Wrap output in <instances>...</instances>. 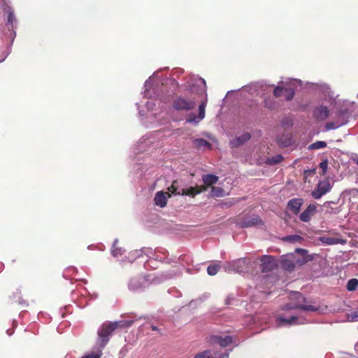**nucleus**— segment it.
Masks as SVG:
<instances>
[{"label":"nucleus","instance_id":"7ed1b4c3","mask_svg":"<svg viewBox=\"0 0 358 358\" xmlns=\"http://www.w3.org/2000/svg\"><path fill=\"white\" fill-rule=\"evenodd\" d=\"M295 251L302 256V259H296L293 254H289L282 257L280 263L284 269L291 271L294 268L296 264L301 265L310 259L307 256L308 251L306 250L296 248Z\"/></svg>","mask_w":358,"mask_h":358},{"label":"nucleus","instance_id":"ea45409f","mask_svg":"<svg viewBox=\"0 0 358 358\" xmlns=\"http://www.w3.org/2000/svg\"><path fill=\"white\" fill-rule=\"evenodd\" d=\"M282 157L280 155H278V156H276L275 158H273L271 159V161L273 164H278V163L282 161Z\"/></svg>","mask_w":358,"mask_h":358},{"label":"nucleus","instance_id":"c756f323","mask_svg":"<svg viewBox=\"0 0 358 358\" xmlns=\"http://www.w3.org/2000/svg\"><path fill=\"white\" fill-rule=\"evenodd\" d=\"M326 146H327L326 142L320 141H317V142L310 145L308 148L310 150H318V149L324 148Z\"/></svg>","mask_w":358,"mask_h":358},{"label":"nucleus","instance_id":"a211bd4d","mask_svg":"<svg viewBox=\"0 0 358 358\" xmlns=\"http://www.w3.org/2000/svg\"><path fill=\"white\" fill-rule=\"evenodd\" d=\"M302 204L303 200L301 199H293L288 202L287 206L294 214H298Z\"/></svg>","mask_w":358,"mask_h":358},{"label":"nucleus","instance_id":"f8f14e48","mask_svg":"<svg viewBox=\"0 0 358 358\" xmlns=\"http://www.w3.org/2000/svg\"><path fill=\"white\" fill-rule=\"evenodd\" d=\"M262 262V270L263 272H268L273 270L276 266L277 264L275 259L271 256H264L261 259Z\"/></svg>","mask_w":358,"mask_h":358},{"label":"nucleus","instance_id":"58836bf2","mask_svg":"<svg viewBox=\"0 0 358 358\" xmlns=\"http://www.w3.org/2000/svg\"><path fill=\"white\" fill-rule=\"evenodd\" d=\"M151 81V78H150L148 80H147L145 83V92H144V96H148V88L150 87V83Z\"/></svg>","mask_w":358,"mask_h":358},{"label":"nucleus","instance_id":"f704fd0d","mask_svg":"<svg viewBox=\"0 0 358 358\" xmlns=\"http://www.w3.org/2000/svg\"><path fill=\"white\" fill-rule=\"evenodd\" d=\"M347 318L350 322L358 321V310L348 314Z\"/></svg>","mask_w":358,"mask_h":358},{"label":"nucleus","instance_id":"7c9ffc66","mask_svg":"<svg viewBox=\"0 0 358 358\" xmlns=\"http://www.w3.org/2000/svg\"><path fill=\"white\" fill-rule=\"evenodd\" d=\"M220 266L217 264H212L208 266L207 272L210 275H215L218 272Z\"/></svg>","mask_w":358,"mask_h":358},{"label":"nucleus","instance_id":"423d86ee","mask_svg":"<svg viewBox=\"0 0 358 358\" xmlns=\"http://www.w3.org/2000/svg\"><path fill=\"white\" fill-rule=\"evenodd\" d=\"M195 101L182 96L177 97L173 103V107L177 110H190L195 107Z\"/></svg>","mask_w":358,"mask_h":358},{"label":"nucleus","instance_id":"9b49d317","mask_svg":"<svg viewBox=\"0 0 358 358\" xmlns=\"http://www.w3.org/2000/svg\"><path fill=\"white\" fill-rule=\"evenodd\" d=\"M148 280L145 277L138 276L132 278L129 282V289L132 291H138L145 287Z\"/></svg>","mask_w":358,"mask_h":358},{"label":"nucleus","instance_id":"a18cd8bd","mask_svg":"<svg viewBox=\"0 0 358 358\" xmlns=\"http://www.w3.org/2000/svg\"><path fill=\"white\" fill-rule=\"evenodd\" d=\"M139 113H140L141 115H144L143 113H142V110H139Z\"/></svg>","mask_w":358,"mask_h":358},{"label":"nucleus","instance_id":"412c9836","mask_svg":"<svg viewBox=\"0 0 358 358\" xmlns=\"http://www.w3.org/2000/svg\"><path fill=\"white\" fill-rule=\"evenodd\" d=\"M250 138V135L249 133H245L241 136L236 137L234 140L230 142V144L232 147H238L242 145L243 143L246 142Z\"/></svg>","mask_w":358,"mask_h":358},{"label":"nucleus","instance_id":"39448f33","mask_svg":"<svg viewBox=\"0 0 358 358\" xmlns=\"http://www.w3.org/2000/svg\"><path fill=\"white\" fill-rule=\"evenodd\" d=\"M198 84L203 85L202 92L204 94V99L199 106V116L196 117L194 114H191L187 119V122L189 123H198L205 117V108L207 104L208 98L206 90V81L203 78H199L197 80Z\"/></svg>","mask_w":358,"mask_h":358},{"label":"nucleus","instance_id":"473e14b6","mask_svg":"<svg viewBox=\"0 0 358 358\" xmlns=\"http://www.w3.org/2000/svg\"><path fill=\"white\" fill-rule=\"evenodd\" d=\"M194 145L197 148H210V143L207 141L202 139V138L196 139L194 141Z\"/></svg>","mask_w":358,"mask_h":358},{"label":"nucleus","instance_id":"de8ad7c7","mask_svg":"<svg viewBox=\"0 0 358 358\" xmlns=\"http://www.w3.org/2000/svg\"><path fill=\"white\" fill-rule=\"evenodd\" d=\"M194 358H196V356H195Z\"/></svg>","mask_w":358,"mask_h":358},{"label":"nucleus","instance_id":"72a5a7b5","mask_svg":"<svg viewBox=\"0 0 358 358\" xmlns=\"http://www.w3.org/2000/svg\"><path fill=\"white\" fill-rule=\"evenodd\" d=\"M103 348H101L99 346V348L96 351H94V352H92L91 353H89V354L86 355L83 358H101V356L102 355V353H101V350Z\"/></svg>","mask_w":358,"mask_h":358},{"label":"nucleus","instance_id":"2f4dec72","mask_svg":"<svg viewBox=\"0 0 358 358\" xmlns=\"http://www.w3.org/2000/svg\"><path fill=\"white\" fill-rule=\"evenodd\" d=\"M358 285V280L355 278L350 279L347 283V289L349 291H354Z\"/></svg>","mask_w":358,"mask_h":358},{"label":"nucleus","instance_id":"f3484780","mask_svg":"<svg viewBox=\"0 0 358 358\" xmlns=\"http://www.w3.org/2000/svg\"><path fill=\"white\" fill-rule=\"evenodd\" d=\"M314 116L320 120H324L329 116V110L326 106H320L314 110Z\"/></svg>","mask_w":358,"mask_h":358},{"label":"nucleus","instance_id":"aec40b11","mask_svg":"<svg viewBox=\"0 0 358 358\" xmlns=\"http://www.w3.org/2000/svg\"><path fill=\"white\" fill-rule=\"evenodd\" d=\"M262 221L258 216H252L245 218L241 222L242 227H249L255 225L262 224Z\"/></svg>","mask_w":358,"mask_h":358},{"label":"nucleus","instance_id":"393cba45","mask_svg":"<svg viewBox=\"0 0 358 358\" xmlns=\"http://www.w3.org/2000/svg\"><path fill=\"white\" fill-rule=\"evenodd\" d=\"M320 241L322 243H324L326 245H336V244H338V243H341V239H338V238H334V237H330V236H322V237H320Z\"/></svg>","mask_w":358,"mask_h":358},{"label":"nucleus","instance_id":"37998d69","mask_svg":"<svg viewBox=\"0 0 358 358\" xmlns=\"http://www.w3.org/2000/svg\"><path fill=\"white\" fill-rule=\"evenodd\" d=\"M151 327V329L153 330V331H157V327L154 326V325H150Z\"/></svg>","mask_w":358,"mask_h":358},{"label":"nucleus","instance_id":"5701e85b","mask_svg":"<svg viewBox=\"0 0 358 358\" xmlns=\"http://www.w3.org/2000/svg\"><path fill=\"white\" fill-rule=\"evenodd\" d=\"M250 138V135L249 133H245L241 136L236 137L234 140L230 142V144L232 147H238L242 145L243 143L246 142Z\"/></svg>","mask_w":358,"mask_h":358},{"label":"nucleus","instance_id":"1a4fd4ad","mask_svg":"<svg viewBox=\"0 0 358 358\" xmlns=\"http://www.w3.org/2000/svg\"><path fill=\"white\" fill-rule=\"evenodd\" d=\"M331 186L328 180L320 181L318 185L317 189L312 192V196L314 199H320L323 195L330 191Z\"/></svg>","mask_w":358,"mask_h":358},{"label":"nucleus","instance_id":"0eeeda50","mask_svg":"<svg viewBox=\"0 0 358 358\" xmlns=\"http://www.w3.org/2000/svg\"><path fill=\"white\" fill-rule=\"evenodd\" d=\"M246 265L245 259H239L230 262H227L224 265V269L227 272H243Z\"/></svg>","mask_w":358,"mask_h":358},{"label":"nucleus","instance_id":"f257e3e1","mask_svg":"<svg viewBox=\"0 0 358 358\" xmlns=\"http://www.w3.org/2000/svg\"><path fill=\"white\" fill-rule=\"evenodd\" d=\"M132 323V320L104 323L98 331L99 338L96 345L101 348H103L109 341V336L118 327H129Z\"/></svg>","mask_w":358,"mask_h":358},{"label":"nucleus","instance_id":"ddd939ff","mask_svg":"<svg viewBox=\"0 0 358 358\" xmlns=\"http://www.w3.org/2000/svg\"><path fill=\"white\" fill-rule=\"evenodd\" d=\"M169 197H171V194L169 192L159 191L156 193L154 198L155 204L160 208H164L166 206L167 203V199Z\"/></svg>","mask_w":358,"mask_h":358},{"label":"nucleus","instance_id":"a19ab883","mask_svg":"<svg viewBox=\"0 0 358 358\" xmlns=\"http://www.w3.org/2000/svg\"><path fill=\"white\" fill-rule=\"evenodd\" d=\"M146 106H147V108L148 110H152L153 109V106H155V104L153 103L152 101H147L146 103Z\"/></svg>","mask_w":358,"mask_h":358},{"label":"nucleus","instance_id":"b1692460","mask_svg":"<svg viewBox=\"0 0 358 358\" xmlns=\"http://www.w3.org/2000/svg\"><path fill=\"white\" fill-rule=\"evenodd\" d=\"M202 180L208 186H211L218 181V177L213 174H206L203 176Z\"/></svg>","mask_w":358,"mask_h":358},{"label":"nucleus","instance_id":"c85d7f7f","mask_svg":"<svg viewBox=\"0 0 358 358\" xmlns=\"http://www.w3.org/2000/svg\"><path fill=\"white\" fill-rule=\"evenodd\" d=\"M8 24L11 26V29H13L14 24H16L17 20L13 14V12L8 10L7 17Z\"/></svg>","mask_w":358,"mask_h":358},{"label":"nucleus","instance_id":"c9c22d12","mask_svg":"<svg viewBox=\"0 0 358 358\" xmlns=\"http://www.w3.org/2000/svg\"><path fill=\"white\" fill-rule=\"evenodd\" d=\"M285 86H278L275 88L273 94L276 97L280 96L284 94Z\"/></svg>","mask_w":358,"mask_h":358},{"label":"nucleus","instance_id":"4be33fe9","mask_svg":"<svg viewBox=\"0 0 358 358\" xmlns=\"http://www.w3.org/2000/svg\"><path fill=\"white\" fill-rule=\"evenodd\" d=\"M250 138V135L249 133H245L241 136L236 137L234 140L230 142V144L232 147H238L242 145L243 143L246 142Z\"/></svg>","mask_w":358,"mask_h":358},{"label":"nucleus","instance_id":"cd10ccee","mask_svg":"<svg viewBox=\"0 0 358 358\" xmlns=\"http://www.w3.org/2000/svg\"><path fill=\"white\" fill-rule=\"evenodd\" d=\"M284 241L290 242V243H300L303 238L299 235H289L282 238Z\"/></svg>","mask_w":358,"mask_h":358},{"label":"nucleus","instance_id":"f03ea898","mask_svg":"<svg viewBox=\"0 0 358 358\" xmlns=\"http://www.w3.org/2000/svg\"><path fill=\"white\" fill-rule=\"evenodd\" d=\"M290 303L285 305L283 310L301 309L306 311H317L318 308L308 304L306 299L298 292H292L289 296Z\"/></svg>","mask_w":358,"mask_h":358},{"label":"nucleus","instance_id":"4c0bfd02","mask_svg":"<svg viewBox=\"0 0 358 358\" xmlns=\"http://www.w3.org/2000/svg\"><path fill=\"white\" fill-rule=\"evenodd\" d=\"M343 123H333V122H329L327 124V129H335L338 128L339 127L342 126Z\"/></svg>","mask_w":358,"mask_h":358},{"label":"nucleus","instance_id":"49530a36","mask_svg":"<svg viewBox=\"0 0 358 358\" xmlns=\"http://www.w3.org/2000/svg\"><path fill=\"white\" fill-rule=\"evenodd\" d=\"M6 57H4L2 59H1V60H0V62H3V61H4V59H6Z\"/></svg>","mask_w":358,"mask_h":358},{"label":"nucleus","instance_id":"6ab92c4d","mask_svg":"<svg viewBox=\"0 0 358 358\" xmlns=\"http://www.w3.org/2000/svg\"><path fill=\"white\" fill-rule=\"evenodd\" d=\"M196 356V358H227L228 354L219 353L208 350L198 354Z\"/></svg>","mask_w":358,"mask_h":358},{"label":"nucleus","instance_id":"dca6fc26","mask_svg":"<svg viewBox=\"0 0 358 358\" xmlns=\"http://www.w3.org/2000/svg\"><path fill=\"white\" fill-rule=\"evenodd\" d=\"M316 211V206L313 204H310L307 208L300 215L299 219L301 221L308 222L310 220Z\"/></svg>","mask_w":358,"mask_h":358},{"label":"nucleus","instance_id":"20e7f679","mask_svg":"<svg viewBox=\"0 0 358 358\" xmlns=\"http://www.w3.org/2000/svg\"><path fill=\"white\" fill-rule=\"evenodd\" d=\"M168 190L171 192L173 194H178V195H186L189 196L194 197L196 194H200L202 192L206 190V187L205 186H197V187H190L187 189H185L181 187L179 185V182L177 180L173 182L171 187L168 188Z\"/></svg>","mask_w":358,"mask_h":358},{"label":"nucleus","instance_id":"c03bdc74","mask_svg":"<svg viewBox=\"0 0 358 358\" xmlns=\"http://www.w3.org/2000/svg\"><path fill=\"white\" fill-rule=\"evenodd\" d=\"M326 93H327V94H329V88H327V87L326 88Z\"/></svg>","mask_w":358,"mask_h":358},{"label":"nucleus","instance_id":"9d476101","mask_svg":"<svg viewBox=\"0 0 358 358\" xmlns=\"http://www.w3.org/2000/svg\"><path fill=\"white\" fill-rule=\"evenodd\" d=\"M300 84L301 81L296 79H287L286 80L284 92L286 93L287 100H291L294 97V90Z\"/></svg>","mask_w":358,"mask_h":358},{"label":"nucleus","instance_id":"4468645a","mask_svg":"<svg viewBox=\"0 0 358 358\" xmlns=\"http://www.w3.org/2000/svg\"><path fill=\"white\" fill-rule=\"evenodd\" d=\"M210 343L213 344H218L222 348L228 346L232 343V338L230 336H213L210 338Z\"/></svg>","mask_w":358,"mask_h":358},{"label":"nucleus","instance_id":"2eb2a0df","mask_svg":"<svg viewBox=\"0 0 358 358\" xmlns=\"http://www.w3.org/2000/svg\"><path fill=\"white\" fill-rule=\"evenodd\" d=\"M277 321L278 322V326L299 324L303 323V320L296 316H292L288 319L284 317H279Z\"/></svg>","mask_w":358,"mask_h":358},{"label":"nucleus","instance_id":"bb28decb","mask_svg":"<svg viewBox=\"0 0 358 358\" xmlns=\"http://www.w3.org/2000/svg\"><path fill=\"white\" fill-rule=\"evenodd\" d=\"M212 196L222 197L225 195L224 190L220 187H213L210 192Z\"/></svg>","mask_w":358,"mask_h":358},{"label":"nucleus","instance_id":"e433bc0d","mask_svg":"<svg viewBox=\"0 0 358 358\" xmlns=\"http://www.w3.org/2000/svg\"><path fill=\"white\" fill-rule=\"evenodd\" d=\"M320 168L322 169V175H324L328 168V162L327 160L322 161L320 163Z\"/></svg>","mask_w":358,"mask_h":358},{"label":"nucleus","instance_id":"a878e982","mask_svg":"<svg viewBox=\"0 0 358 358\" xmlns=\"http://www.w3.org/2000/svg\"><path fill=\"white\" fill-rule=\"evenodd\" d=\"M117 243V240H115L113 243V249H112V255L114 257L119 259L122 255L124 253V250L121 248H117L116 245Z\"/></svg>","mask_w":358,"mask_h":358},{"label":"nucleus","instance_id":"79ce46f5","mask_svg":"<svg viewBox=\"0 0 358 358\" xmlns=\"http://www.w3.org/2000/svg\"><path fill=\"white\" fill-rule=\"evenodd\" d=\"M351 159L353 162H355V164H357L358 165V155H354L351 157Z\"/></svg>","mask_w":358,"mask_h":358},{"label":"nucleus","instance_id":"6e6552de","mask_svg":"<svg viewBox=\"0 0 358 358\" xmlns=\"http://www.w3.org/2000/svg\"><path fill=\"white\" fill-rule=\"evenodd\" d=\"M143 252L145 253V255L149 257L150 258H155L156 259H158L159 261H162L164 257H159L156 255V252H155V254L153 253L152 249L147 248L143 250ZM143 253L142 250H134L129 253L127 258L128 259L129 262H132L134 259H136L137 257H139L141 254Z\"/></svg>","mask_w":358,"mask_h":358}]
</instances>
